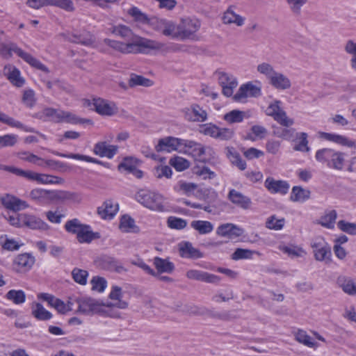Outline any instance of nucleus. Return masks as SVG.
I'll list each match as a JSON object with an SVG mask.
<instances>
[{
  "label": "nucleus",
  "instance_id": "obj_3",
  "mask_svg": "<svg viewBox=\"0 0 356 356\" xmlns=\"http://www.w3.org/2000/svg\"><path fill=\"white\" fill-rule=\"evenodd\" d=\"M164 44L156 40L136 36L126 43L125 54L146 53V49H160Z\"/></svg>",
  "mask_w": 356,
  "mask_h": 356
},
{
  "label": "nucleus",
  "instance_id": "obj_9",
  "mask_svg": "<svg viewBox=\"0 0 356 356\" xmlns=\"http://www.w3.org/2000/svg\"><path fill=\"white\" fill-rule=\"evenodd\" d=\"M218 74L219 84L222 88V94L226 97H231L234 89L238 86L237 79L232 74L224 72H218Z\"/></svg>",
  "mask_w": 356,
  "mask_h": 356
},
{
  "label": "nucleus",
  "instance_id": "obj_41",
  "mask_svg": "<svg viewBox=\"0 0 356 356\" xmlns=\"http://www.w3.org/2000/svg\"><path fill=\"white\" fill-rule=\"evenodd\" d=\"M153 82L147 78H145L143 76L136 75L132 74L129 81V86L134 87L136 86H151Z\"/></svg>",
  "mask_w": 356,
  "mask_h": 356
},
{
  "label": "nucleus",
  "instance_id": "obj_24",
  "mask_svg": "<svg viewBox=\"0 0 356 356\" xmlns=\"http://www.w3.org/2000/svg\"><path fill=\"white\" fill-rule=\"evenodd\" d=\"M76 194L66 191H47V203L74 200Z\"/></svg>",
  "mask_w": 356,
  "mask_h": 356
},
{
  "label": "nucleus",
  "instance_id": "obj_26",
  "mask_svg": "<svg viewBox=\"0 0 356 356\" xmlns=\"http://www.w3.org/2000/svg\"><path fill=\"white\" fill-rule=\"evenodd\" d=\"M270 85L278 90H287L291 88L290 79L284 74L275 72L269 81Z\"/></svg>",
  "mask_w": 356,
  "mask_h": 356
},
{
  "label": "nucleus",
  "instance_id": "obj_28",
  "mask_svg": "<svg viewBox=\"0 0 356 356\" xmlns=\"http://www.w3.org/2000/svg\"><path fill=\"white\" fill-rule=\"evenodd\" d=\"M226 156L230 162L236 165L239 170H244L246 168V163L243 161L240 154L233 147H227L225 148Z\"/></svg>",
  "mask_w": 356,
  "mask_h": 356
},
{
  "label": "nucleus",
  "instance_id": "obj_29",
  "mask_svg": "<svg viewBox=\"0 0 356 356\" xmlns=\"http://www.w3.org/2000/svg\"><path fill=\"white\" fill-rule=\"evenodd\" d=\"M70 42L81 44L85 46H91L95 42L94 36L89 32H83L80 34H72L68 36Z\"/></svg>",
  "mask_w": 356,
  "mask_h": 356
},
{
  "label": "nucleus",
  "instance_id": "obj_47",
  "mask_svg": "<svg viewBox=\"0 0 356 356\" xmlns=\"http://www.w3.org/2000/svg\"><path fill=\"white\" fill-rule=\"evenodd\" d=\"M254 253V251L248 249L237 248L232 254L231 258L236 261L240 259H248L252 257Z\"/></svg>",
  "mask_w": 356,
  "mask_h": 356
},
{
  "label": "nucleus",
  "instance_id": "obj_42",
  "mask_svg": "<svg viewBox=\"0 0 356 356\" xmlns=\"http://www.w3.org/2000/svg\"><path fill=\"white\" fill-rule=\"evenodd\" d=\"M29 197L36 202L42 204H47V191L35 188L29 193Z\"/></svg>",
  "mask_w": 356,
  "mask_h": 356
},
{
  "label": "nucleus",
  "instance_id": "obj_63",
  "mask_svg": "<svg viewBox=\"0 0 356 356\" xmlns=\"http://www.w3.org/2000/svg\"><path fill=\"white\" fill-rule=\"evenodd\" d=\"M0 122L12 127L24 129V125L20 122L15 120L2 112H0Z\"/></svg>",
  "mask_w": 356,
  "mask_h": 356
},
{
  "label": "nucleus",
  "instance_id": "obj_32",
  "mask_svg": "<svg viewBox=\"0 0 356 356\" xmlns=\"http://www.w3.org/2000/svg\"><path fill=\"white\" fill-rule=\"evenodd\" d=\"M191 226L195 230L197 231L200 234H209L213 229V224L207 220H193L191 222Z\"/></svg>",
  "mask_w": 356,
  "mask_h": 356
},
{
  "label": "nucleus",
  "instance_id": "obj_23",
  "mask_svg": "<svg viewBox=\"0 0 356 356\" xmlns=\"http://www.w3.org/2000/svg\"><path fill=\"white\" fill-rule=\"evenodd\" d=\"M234 6H230L224 13L222 20L225 24H235L241 26L244 24L245 18L234 11Z\"/></svg>",
  "mask_w": 356,
  "mask_h": 356
},
{
  "label": "nucleus",
  "instance_id": "obj_61",
  "mask_svg": "<svg viewBox=\"0 0 356 356\" xmlns=\"http://www.w3.org/2000/svg\"><path fill=\"white\" fill-rule=\"evenodd\" d=\"M8 79L17 87L22 86L24 83V79L20 76L19 71L16 68H13L9 72Z\"/></svg>",
  "mask_w": 356,
  "mask_h": 356
},
{
  "label": "nucleus",
  "instance_id": "obj_13",
  "mask_svg": "<svg viewBox=\"0 0 356 356\" xmlns=\"http://www.w3.org/2000/svg\"><path fill=\"white\" fill-rule=\"evenodd\" d=\"M1 203L3 207L14 212L26 209L29 207V204L24 200L17 198L15 196L6 194L0 198Z\"/></svg>",
  "mask_w": 356,
  "mask_h": 356
},
{
  "label": "nucleus",
  "instance_id": "obj_27",
  "mask_svg": "<svg viewBox=\"0 0 356 356\" xmlns=\"http://www.w3.org/2000/svg\"><path fill=\"white\" fill-rule=\"evenodd\" d=\"M179 250L180 256L182 257L198 259L203 257L202 253L189 242L180 243Z\"/></svg>",
  "mask_w": 356,
  "mask_h": 356
},
{
  "label": "nucleus",
  "instance_id": "obj_30",
  "mask_svg": "<svg viewBox=\"0 0 356 356\" xmlns=\"http://www.w3.org/2000/svg\"><path fill=\"white\" fill-rule=\"evenodd\" d=\"M31 314L39 321H47L52 318V314L46 310L42 304L33 302L31 305Z\"/></svg>",
  "mask_w": 356,
  "mask_h": 356
},
{
  "label": "nucleus",
  "instance_id": "obj_22",
  "mask_svg": "<svg viewBox=\"0 0 356 356\" xmlns=\"http://www.w3.org/2000/svg\"><path fill=\"white\" fill-rule=\"evenodd\" d=\"M118 211V204L112 200H106L98 207L97 213L103 219H111Z\"/></svg>",
  "mask_w": 356,
  "mask_h": 356
},
{
  "label": "nucleus",
  "instance_id": "obj_54",
  "mask_svg": "<svg viewBox=\"0 0 356 356\" xmlns=\"http://www.w3.org/2000/svg\"><path fill=\"white\" fill-rule=\"evenodd\" d=\"M273 119L280 123L281 125L284 127H290L293 124L294 121L293 119L289 118L286 115V113L282 108L281 110L276 114V115L273 118Z\"/></svg>",
  "mask_w": 356,
  "mask_h": 356
},
{
  "label": "nucleus",
  "instance_id": "obj_33",
  "mask_svg": "<svg viewBox=\"0 0 356 356\" xmlns=\"http://www.w3.org/2000/svg\"><path fill=\"white\" fill-rule=\"evenodd\" d=\"M310 196V191L300 186H293L291 194V200L293 202H305Z\"/></svg>",
  "mask_w": 356,
  "mask_h": 356
},
{
  "label": "nucleus",
  "instance_id": "obj_10",
  "mask_svg": "<svg viewBox=\"0 0 356 356\" xmlns=\"http://www.w3.org/2000/svg\"><path fill=\"white\" fill-rule=\"evenodd\" d=\"M261 89L252 82L243 84L238 88L237 92L233 96V99L236 102H244L249 97H257L260 96Z\"/></svg>",
  "mask_w": 356,
  "mask_h": 356
},
{
  "label": "nucleus",
  "instance_id": "obj_5",
  "mask_svg": "<svg viewBox=\"0 0 356 356\" xmlns=\"http://www.w3.org/2000/svg\"><path fill=\"white\" fill-rule=\"evenodd\" d=\"M86 105L102 115L111 116L115 115L118 111L114 102L101 98L93 99L92 102L88 100Z\"/></svg>",
  "mask_w": 356,
  "mask_h": 356
},
{
  "label": "nucleus",
  "instance_id": "obj_21",
  "mask_svg": "<svg viewBox=\"0 0 356 356\" xmlns=\"http://www.w3.org/2000/svg\"><path fill=\"white\" fill-rule=\"evenodd\" d=\"M21 219L22 220L23 226L32 229L46 230L49 228L46 222L34 216L22 213Z\"/></svg>",
  "mask_w": 356,
  "mask_h": 356
},
{
  "label": "nucleus",
  "instance_id": "obj_7",
  "mask_svg": "<svg viewBox=\"0 0 356 356\" xmlns=\"http://www.w3.org/2000/svg\"><path fill=\"white\" fill-rule=\"evenodd\" d=\"M76 302L78 305L77 312L83 314L90 315L103 312V304L95 299L83 298Z\"/></svg>",
  "mask_w": 356,
  "mask_h": 356
},
{
  "label": "nucleus",
  "instance_id": "obj_56",
  "mask_svg": "<svg viewBox=\"0 0 356 356\" xmlns=\"http://www.w3.org/2000/svg\"><path fill=\"white\" fill-rule=\"evenodd\" d=\"M17 141V136L15 134H6L0 136V149L6 147L14 146Z\"/></svg>",
  "mask_w": 356,
  "mask_h": 356
},
{
  "label": "nucleus",
  "instance_id": "obj_45",
  "mask_svg": "<svg viewBox=\"0 0 356 356\" xmlns=\"http://www.w3.org/2000/svg\"><path fill=\"white\" fill-rule=\"evenodd\" d=\"M170 164L178 171H183L190 165L188 160L179 156H175L170 159Z\"/></svg>",
  "mask_w": 356,
  "mask_h": 356
},
{
  "label": "nucleus",
  "instance_id": "obj_18",
  "mask_svg": "<svg viewBox=\"0 0 356 356\" xmlns=\"http://www.w3.org/2000/svg\"><path fill=\"white\" fill-rule=\"evenodd\" d=\"M265 187L272 193L286 194L289 188V184L285 181L275 180L272 177H268L264 183Z\"/></svg>",
  "mask_w": 356,
  "mask_h": 356
},
{
  "label": "nucleus",
  "instance_id": "obj_58",
  "mask_svg": "<svg viewBox=\"0 0 356 356\" xmlns=\"http://www.w3.org/2000/svg\"><path fill=\"white\" fill-rule=\"evenodd\" d=\"M296 339L308 347H314L315 343L311 337L307 335L305 331L299 330L296 334Z\"/></svg>",
  "mask_w": 356,
  "mask_h": 356
},
{
  "label": "nucleus",
  "instance_id": "obj_38",
  "mask_svg": "<svg viewBox=\"0 0 356 356\" xmlns=\"http://www.w3.org/2000/svg\"><path fill=\"white\" fill-rule=\"evenodd\" d=\"M6 298L14 304L20 305L25 302L26 294L22 290L12 289L6 294Z\"/></svg>",
  "mask_w": 356,
  "mask_h": 356
},
{
  "label": "nucleus",
  "instance_id": "obj_15",
  "mask_svg": "<svg viewBox=\"0 0 356 356\" xmlns=\"http://www.w3.org/2000/svg\"><path fill=\"white\" fill-rule=\"evenodd\" d=\"M243 233V229L232 223H225L218 227L216 234L227 237L229 239H234L241 236Z\"/></svg>",
  "mask_w": 356,
  "mask_h": 356
},
{
  "label": "nucleus",
  "instance_id": "obj_20",
  "mask_svg": "<svg viewBox=\"0 0 356 356\" xmlns=\"http://www.w3.org/2000/svg\"><path fill=\"white\" fill-rule=\"evenodd\" d=\"M118 149L117 145H107L106 142H99L95 145L93 152L101 157L112 159L117 153Z\"/></svg>",
  "mask_w": 356,
  "mask_h": 356
},
{
  "label": "nucleus",
  "instance_id": "obj_57",
  "mask_svg": "<svg viewBox=\"0 0 356 356\" xmlns=\"http://www.w3.org/2000/svg\"><path fill=\"white\" fill-rule=\"evenodd\" d=\"M284 223V219H277L275 216H272L268 218L266 226L267 228L275 230L281 229Z\"/></svg>",
  "mask_w": 356,
  "mask_h": 356
},
{
  "label": "nucleus",
  "instance_id": "obj_17",
  "mask_svg": "<svg viewBox=\"0 0 356 356\" xmlns=\"http://www.w3.org/2000/svg\"><path fill=\"white\" fill-rule=\"evenodd\" d=\"M35 263V258L31 254L24 253L19 254L14 261L16 270L26 272L29 270Z\"/></svg>",
  "mask_w": 356,
  "mask_h": 356
},
{
  "label": "nucleus",
  "instance_id": "obj_14",
  "mask_svg": "<svg viewBox=\"0 0 356 356\" xmlns=\"http://www.w3.org/2000/svg\"><path fill=\"white\" fill-rule=\"evenodd\" d=\"M184 118L189 122H204L207 119L206 111L197 104H193L189 108L183 109Z\"/></svg>",
  "mask_w": 356,
  "mask_h": 356
},
{
  "label": "nucleus",
  "instance_id": "obj_48",
  "mask_svg": "<svg viewBox=\"0 0 356 356\" xmlns=\"http://www.w3.org/2000/svg\"><path fill=\"white\" fill-rule=\"evenodd\" d=\"M56 154L60 156H62V157H67V158H71V159H74L83 160V161H85L87 162L98 163V164L103 165L104 166H106V165L105 163L97 160V159H95V158H92V157H90L88 156H86V155H81V154H59V153H56Z\"/></svg>",
  "mask_w": 356,
  "mask_h": 356
},
{
  "label": "nucleus",
  "instance_id": "obj_8",
  "mask_svg": "<svg viewBox=\"0 0 356 356\" xmlns=\"http://www.w3.org/2000/svg\"><path fill=\"white\" fill-rule=\"evenodd\" d=\"M200 27V22L197 19H185L177 27V34L181 40L191 38Z\"/></svg>",
  "mask_w": 356,
  "mask_h": 356
},
{
  "label": "nucleus",
  "instance_id": "obj_25",
  "mask_svg": "<svg viewBox=\"0 0 356 356\" xmlns=\"http://www.w3.org/2000/svg\"><path fill=\"white\" fill-rule=\"evenodd\" d=\"M319 134L321 138L343 146L351 147L355 145L353 140H349L347 137L342 135L326 132H320Z\"/></svg>",
  "mask_w": 356,
  "mask_h": 356
},
{
  "label": "nucleus",
  "instance_id": "obj_16",
  "mask_svg": "<svg viewBox=\"0 0 356 356\" xmlns=\"http://www.w3.org/2000/svg\"><path fill=\"white\" fill-rule=\"evenodd\" d=\"M186 276L188 279L191 280H195L211 284H218L221 280L220 277L216 275L197 270H188L186 273Z\"/></svg>",
  "mask_w": 356,
  "mask_h": 356
},
{
  "label": "nucleus",
  "instance_id": "obj_31",
  "mask_svg": "<svg viewBox=\"0 0 356 356\" xmlns=\"http://www.w3.org/2000/svg\"><path fill=\"white\" fill-rule=\"evenodd\" d=\"M183 146L188 148L187 152L191 154L196 159H201L205 154L206 147L201 144L197 143L193 140H184Z\"/></svg>",
  "mask_w": 356,
  "mask_h": 356
},
{
  "label": "nucleus",
  "instance_id": "obj_19",
  "mask_svg": "<svg viewBox=\"0 0 356 356\" xmlns=\"http://www.w3.org/2000/svg\"><path fill=\"white\" fill-rule=\"evenodd\" d=\"M227 198L235 205L243 209H248L250 207L252 201L250 198L243 195L241 193L232 189L229 191Z\"/></svg>",
  "mask_w": 356,
  "mask_h": 356
},
{
  "label": "nucleus",
  "instance_id": "obj_44",
  "mask_svg": "<svg viewBox=\"0 0 356 356\" xmlns=\"http://www.w3.org/2000/svg\"><path fill=\"white\" fill-rule=\"evenodd\" d=\"M289 9L295 16H300L302 7L307 2V0H286Z\"/></svg>",
  "mask_w": 356,
  "mask_h": 356
},
{
  "label": "nucleus",
  "instance_id": "obj_52",
  "mask_svg": "<svg viewBox=\"0 0 356 356\" xmlns=\"http://www.w3.org/2000/svg\"><path fill=\"white\" fill-rule=\"evenodd\" d=\"M72 275L74 280L82 285H84L87 282V277L88 273L86 270L75 268L72 272Z\"/></svg>",
  "mask_w": 356,
  "mask_h": 356
},
{
  "label": "nucleus",
  "instance_id": "obj_64",
  "mask_svg": "<svg viewBox=\"0 0 356 356\" xmlns=\"http://www.w3.org/2000/svg\"><path fill=\"white\" fill-rule=\"evenodd\" d=\"M154 175L157 178L165 177L170 178L172 175V170L168 165H158L154 168Z\"/></svg>",
  "mask_w": 356,
  "mask_h": 356
},
{
  "label": "nucleus",
  "instance_id": "obj_1",
  "mask_svg": "<svg viewBox=\"0 0 356 356\" xmlns=\"http://www.w3.org/2000/svg\"><path fill=\"white\" fill-rule=\"evenodd\" d=\"M13 52L17 54L20 58H22L24 60L27 62L31 66L42 71L48 72L47 68L42 63H41L38 60L33 57L29 53H26L20 48H19L15 44H0V54L3 57L8 58L11 56Z\"/></svg>",
  "mask_w": 356,
  "mask_h": 356
},
{
  "label": "nucleus",
  "instance_id": "obj_50",
  "mask_svg": "<svg viewBox=\"0 0 356 356\" xmlns=\"http://www.w3.org/2000/svg\"><path fill=\"white\" fill-rule=\"evenodd\" d=\"M95 238H99L98 233H94L90 229V227L86 229L81 233V234H79V236L76 237L77 241L81 243H89Z\"/></svg>",
  "mask_w": 356,
  "mask_h": 356
},
{
  "label": "nucleus",
  "instance_id": "obj_6",
  "mask_svg": "<svg viewBox=\"0 0 356 356\" xmlns=\"http://www.w3.org/2000/svg\"><path fill=\"white\" fill-rule=\"evenodd\" d=\"M311 247L313 249L314 256L316 261H325L326 263L331 261V250L323 238L318 237L311 242Z\"/></svg>",
  "mask_w": 356,
  "mask_h": 356
},
{
  "label": "nucleus",
  "instance_id": "obj_4",
  "mask_svg": "<svg viewBox=\"0 0 356 356\" xmlns=\"http://www.w3.org/2000/svg\"><path fill=\"white\" fill-rule=\"evenodd\" d=\"M316 159L322 163H327L330 168L337 170H341L343 165L344 159L343 154L332 149L323 148L319 149L316 153Z\"/></svg>",
  "mask_w": 356,
  "mask_h": 356
},
{
  "label": "nucleus",
  "instance_id": "obj_62",
  "mask_svg": "<svg viewBox=\"0 0 356 356\" xmlns=\"http://www.w3.org/2000/svg\"><path fill=\"white\" fill-rule=\"evenodd\" d=\"M168 225L172 229H182L186 227L187 222L184 219L171 216L168 219Z\"/></svg>",
  "mask_w": 356,
  "mask_h": 356
},
{
  "label": "nucleus",
  "instance_id": "obj_39",
  "mask_svg": "<svg viewBox=\"0 0 356 356\" xmlns=\"http://www.w3.org/2000/svg\"><path fill=\"white\" fill-rule=\"evenodd\" d=\"M245 117V113L239 110H232L224 115L223 119L229 124L241 122Z\"/></svg>",
  "mask_w": 356,
  "mask_h": 356
},
{
  "label": "nucleus",
  "instance_id": "obj_12",
  "mask_svg": "<svg viewBox=\"0 0 356 356\" xmlns=\"http://www.w3.org/2000/svg\"><path fill=\"white\" fill-rule=\"evenodd\" d=\"M184 143V139L177 138L174 137H166L159 140L155 149L157 152H167L178 150L183 146Z\"/></svg>",
  "mask_w": 356,
  "mask_h": 356
},
{
  "label": "nucleus",
  "instance_id": "obj_40",
  "mask_svg": "<svg viewBox=\"0 0 356 356\" xmlns=\"http://www.w3.org/2000/svg\"><path fill=\"white\" fill-rule=\"evenodd\" d=\"M297 138L299 141L293 147L294 150L308 152L310 150V148L308 146L307 134L305 132L298 133Z\"/></svg>",
  "mask_w": 356,
  "mask_h": 356
},
{
  "label": "nucleus",
  "instance_id": "obj_2",
  "mask_svg": "<svg viewBox=\"0 0 356 356\" xmlns=\"http://www.w3.org/2000/svg\"><path fill=\"white\" fill-rule=\"evenodd\" d=\"M135 198L138 202L150 210L158 211L164 210L163 196L154 191L140 189L136 193Z\"/></svg>",
  "mask_w": 356,
  "mask_h": 356
},
{
  "label": "nucleus",
  "instance_id": "obj_11",
  "mask_svg": "<svg viewBox=\"0 0 356 356\" xmlns=\"http://www.w3.org/2000/svg\"><path fill=\"white\" fill-rule=\"evenodd\" d=\"M44 114L49 117L54 122H59L66 121L67 122L76 124L79 122L77 117L67 111L56 110L52 108H47L44 110Z\"/></svg>",
  "mask_w": 356,
  "mask_h": 356
},
{
  "label": "nucleus",
  "instance_id": "obj_35",
  "mask_svg": "<svg viewBox=\"0 0 356 356\" xmlns=\"http://www.w3.org/2000/svg\"><path fill=\"white\" fill-rule=\"evenodd\" d=\"M337 282L345 293L352 296L356 293V286L353 280L346 277H339Z\"/></svg>",
  "mask_w": 356,
  "mask_h": 356
},
{
  "label": "nucleus",
  "instance_id": "obj_49",
  "mask_svg": "<svg viewBox=\"0 0 356 356\" xmlns=\"http://www.w3.org/2000/svg\"><path fill=\"white\" fill-rule=\"evenodd\" d=\"M56 154L60 156H62V157H67V158H71V159H74L83 160V161H85L87 162L98 163V164L103 165L104 166H106V165L105 163L97 160V159H95V158H92V157H90L88 156H86V155H81V154H59V153H56Z\"/></svg>",
  "mask_w": 356,
  "mask_h": 356
},
{
  "label": "nucleus",
  "instance_id": "obj_43",
  "mask_svg": "<svg viewBox=\"0 0 356 356\" xmlns=\"http://www.w3.org/2000/svg\"><path fill=\"white\" fill-rule=\"evenodd\" d=\"M337 212L335 210H332L321 217L320 224L327 228L332 229L334 227L335 220L337 219Z\"/></svg>",
  "mask_w": 356,
  "mask_h": 356
},
{
  "label": "nucleus",
  "instance_id": "obj_60",
  "mask_svg": "<svg viewBox=\"0 0 356 356\" xmlns=\"http://www.w3.org/2000/svg\"><path fill=\"white\" fill-rule=\"evenodd\" d=\"M83 225L79 219L74 218L66 222L65 229L68 233L75 234Z\"/></svg>",
  "mask_w": 356,
  "mask_h": 356
},
{
  "label": "nucleus",
  "instance_id": "obj_59",
  "mask_svg": "<svg viewBox=\"0 0 356 356\" xmlns=\"http://www.w3.org/2000/svg\"><path fill=\"white\" fill-rule=\"evenodd\" d=\"M62 181L58 177L38 173L37 181L41 184H60Z\"/></svg>",
  "mask_w": 356,
  "mask_h": 356
},
{
  "label": "nucleus",
  "instance_id": "obj_34",
  "mask_svg": "<svg viewBox=\"0 0 356 356\" xmlns=\"http://www.w3.org/2000/svg\"><path fill=\"white\" fill-rule=\"evenodd\" d=\"M154 264L158 270V273H170L175 268L174 264L168 259L155 257L154 259Z\"/></svg>",
  "mask_w": 356,
  "mask_h": 356
},
{
  "label": "nucleus",
  "instance_id": "obj_46",
  "mask_svg": "<svg viewBox=\"0 0 356 356\" xmlns=\"http://www.w3.org/2000/svg\"><path fill=\"white\" fill-rule=\"evenodd\" d=\"M120 228L124 232H135V222L128 216H123L120 220Z\"/></svg>",
  "mask_w": 356,
  "mask_h": 356
},
{
  "label": "nucleus",
  "instance_id": "obj_51",
  "mask_svg": "<svg viewBox=\"0 0 356 356\" xmlns=\"http://www.w3.org/2000/svg\"><path fill=\"white\" fill-rule=\"evenodd\" d=\"M137 165V159L133 157H126L123 159V161L119 164L118 170H124L129 172L135 170V168Z\"/></svg>",
  "mask_w": 356,
  "mask_h": 356
},
{
  "label": "nucleus",
  "instance_id": "obj_37",
  "mask_svg": "<svg viewBox=\"0 0 356 356\" xmlns=\"http://www.w3.org/2000/svg\"><path fill=\"white\" fill-rule=\"evenodd\" d=\"M111 32L116 35L120 36L127 41L136 36L133 33L132 31L128 26L124 25H118L113 26L111 29Z\"/></svg>",
  "mask_w": 356,
  "mask_h": 356
},
{
  "label": "nucleus",
  "instance_id": "obj_53",
  "mask_svg": "<svg viewBox=\"0 0 356 356\" xmlns=\"http://www.w3.org/2000/svg\"><path fill=\"white\" fill-rule=\"evenodd\" d=\"M161 28L162 29V33L165 36H172L173 38H178L179 37L174 36L177 34L175 31L176 26L174 23L170 21L162 22L161 23Z\"/></svg>",
  "mask_w": 356,
  "mask_h": 356
},
{
  "label": "nucleus",
  "instance_id": "obj_36",
  "mask_svg": "<svg viewBox=\"0 0 356 356\" xmlns=\"http://www.w3.org/2000/svg\"><path fill=\"white\" fill-rule=\"evenodd\" d=\"M121 295H122L121 288L115 286H113V288L109 295V297L112 300H117V302L115 303L112 304L113 306H115L120 309H125L127 307L128 304L126 301L120 300ZM107 306L110 307V306H111V304L107 305Z\"/></svg>",
  "mask_w": 356,
  "mask_h": 356
},
{
  "label": "nucleus",
  "instance_id": "obj_55",
  "mask_svg": "<svg viewBox=\"0 0 356 356\" xmlns=\"http://www.w3.org/2000/svg\"><path fill=\"white\" fill-rule=\"evenodd\" d=\"M257 70L260 74L265 75L269 81L276 72L273 67L268 63H262L258 65Z\"/></svg>",
  "mask_w": 356,
  "mask_h": 356
}]
</instances>
